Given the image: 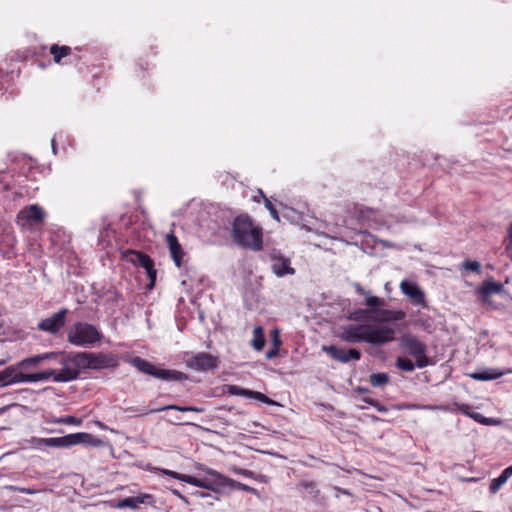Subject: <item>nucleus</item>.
<instances>
[{"mask_svg": "<svg viewBox=\"0 0 512 512\" xmlns=\"http://www.w3.org/2000/svg\"><path fill=\"white\" fill-rule=\"evenodd\" d=\"M52 423L79 426L82 424V420L79 418H76L74 416L67 415V416L55 418L54 420H52Z\"/></svg>", "mask_w": 512, "mask_h": 512, "instance_id": "35", "label": "nucleus"}, {"mask_svg": "<svg viewBox=\"0 0 512 512\" xmlns=\"http://www.w3.org/2000/svg\"><path fill=\"white\" fill-rule=\"evenodd\" d=\"M505 373L506 372H504V371L489 368V369H485L480 372H474V373L470 374V377L472 379L478 380V381H489V380L497 379V378L503 376Z\"/></svg>", "mask_w": 512, "mask_h": 512, "instance_id": "23", "label": "nucleus"}, {"mask_svg": "<svg viewBox=\"0 0 512 512\" xmlns=\"http://www.w3.org/2000/svg\"><path fill=\"white\" fill-rule=\"evenodd\" d=\"M181 481L194 485L196 487H200L201 478L184 474L183 477H181Z\"/></svg>", "mask_w": 512, "mask_h": 512, "instance_id": "42", "label": "nucleus"}, {"mask_svg": "<svg viewBox=\"0 0 512 512\" xmlns=\"http://www.w3.org/2000/svg\"><path fill=\"white\" fill-rule=\"evenodd\" d=\"M44 210L37 204H32L21 209L17 214V223L23 227L34 226L43 221Z\"/></svg>", "mask_w": 512, "mask_h": 512, "instance_id": "11", "label": "nucleus"}, {"mask_svg": "<svg viewBox=\"0 0 512 512\" xmlns=\"http://www.w3.org/2000/svg\"><path fill=\"white\" fill-rule=\"evenodd\" d=\"M364 401L372 406H377V401L372 398H364Z\"/></svg>", "mask_w": 512, "mask_h": 512, "instance_id": "55", "label": "nucleus"}, {"mask_svg": "<svg viewBox=\"0 0 512 512\" xmlns=\"http://www.w3.org/2000/svg\"><path fill=\"white\" fill-rule=\"evenodd\" d=\"M509 478L507 475L502 471L499 477L493 479L490 483L489 490L491 493H496L502 485H504Z\"/></svg>", "mask_w": 512, "mask_h": 512, "instance_id": "32", "label": "nucleus"}, {"mask_svg": "<svg viewBox=\"0 0 512 512\" xmlns=\"http://www.w3.org/2000/svg\"><path fill=\"white\" fill-rule=\"evenodd\" d=\"M505 247H512V226L509 228L508 238L505 242Z\"/></svg>", "mask_w": 512, "mask_h": 512, "instance_id": "52", "label": "nucleus"}, {"mask_svg": "<svg viewBox=\"0 0 512 512\" xmlns=\"http://www.w3.org/2000/svg\"><path fill=\"white\" fill-rule=\"evenodd\" d=\"M125 259L129 263L145 269L150 280L149 288H152L156 281L157 271L154 268V261L151 257L143 252L130 250L125 254Z\"/></svg>", "mask_w": 512, "mask_h": 512, "instance_id": "10", "label": "nucleus"}, {"mask_svg": "<svg viewBox=\"0 0 512 512\" xmlns=\"http://www.w3.org/2000/svg\"><path fill=\"white\" fill-rule=\"evenodd\" d=\"M354 287L359 294L367 296L368 292L359 283L354 284Z\"/></svg>", "mask_w": 512, "mask_h": 512, "instance_id": "51", "label": "nucleus"}, {"mask_svg": "<svg viewBox=\"0 0 512 512\" xmlns=\"http://www.w3.org/2000/svg\"><path fill=\"white\" fill-rule=\"evenodd\" d=\"M55 356V352H49L44 354L35 355L32 357H28L19 362L18 366L21 368H26L29 365H38L44 360L52 359Z\"/></svg>", "mask_w": 512, "mask_h": 512, "instance_id": "26", "label": "nucleus"}, {"mask_svg": "<svg viewBox=\"0 0 512 512\" xmlns=\"http://www.w3.org/2000/svg\"><path fill=\"white\" fill-rule=\"evenodd\" d=\"M75 364L77 367L85 369H103L109 367H115L117 365V359L110 354L94 353V352H76L75 353Z\"/></svg>", "mask_w": 512, "mask_h": 512, "instance_id": "6", "label": "nucleus"}, {"mask_svg": "<svg viewBox=\"0 0 512 512\" xmlns=\"http://www.w3.org/2000/svg\"><path fill=\"white\" fill-rule=\"evenodd\" d=\"M231 235L235 244L242 248L252 251H260L263 248L262 228L247 214L234 219Z\"/></svg>", "mask_w": 512, "mask_h": 512, "instance_id": "3", "label": "nucleus"}, {"mask_svg": "<svg viewBox=\"0 0 512 512\" xmlns=\"http://www.w3.org/2000/svg\"><path fill=\"white\" fill-rule=\"evenodd\" d=\"M373 315L374 317H372V320L379 323L401 321L406 316L405 312H403L402 310H389L383 309V307L377 309V311Z\"/></svg>", "mask_w": 512, "mask_h": 512, "instance_id": "18", "label": "nucleus"}, {"mask_svg": "<svg viewBox=\"0 0 512 512\" xmlns=\"http://www.w3.org/2000/svg\"><path fill=\"white\" fill-rule=\"evenodd\" d=\"M187 363L189 367L198 371H207L217 367V359L205 352L192 356Z\"/></svg>", "mask_w": 512, "mask_h": 512, "instance_id": "16", "label": "nucleus"}, {"mask_svg": "<svg viewBox=\"0 0 512 512\" xmlns=\"http://www.w3.org/2000/svg\"><path fill=\"white\" fill-rule=\"evenodd\" d=\"M196 494H197L198 496H200V497H206V496H209V494L204 493V492H197Z\"/></svg>", "mask_w": 512, "mask_h": 512, "instance_id": "60", "label": "nucleus"}, {"mask_svg": "<svg viewBox=\"0 0 512 512\" xmlns=\"http://www.w3.org/2000/svg\"><path fill=\"white\" fill-rule=\"evenodd\" d=\"M265 345L264 331L261 326H256L253 329V339L251 340V346L256 351H261Z\"/></svg>", "mask_w": 512, "mask_h": 512, "instance_id": "27", "label": "nucleus"}, {"mask_svg": "<svg viewBox=\"0 0 512 512\" xmlns=\"http://www.w3.org/2000/svg\"><path fill=\"white\" fill-rule=\"evenodd\" d=\"M24 377L25 373L18 371L16 366H9L3 371H0V383L2 386L14 383H25V380H20Z\"/></svg>", "mask_w": 512, "mask_h": 512, "instance_id": "19", "label": "nucleus"}, {"mask_svg": "<svg viewBox=\"0 0 512 512\" xmlns=\"http://www.w3.org/2000/svg\"><path fill=\"white\" fill-rule=\"evenodd\" d=\"M102 337V333L94 325L86 322H76L67 334L68 341L79 347H93Z\"/></svg>", "mask_w": 512, "mask_h": 512, "instance_id": "5", "label": "nucleus"}, {"mask_svg": "<svg viewBox=\"0 0 512 512\" xmlns=\"http://www.w3.org/2000/svg\"><path fill=\"white\" fill-rule=\"evenodd\" d=\"M167 243L169 245V250L173 261L177 267H180L182 264L183 251L177 237L174 234H169L167 236Z\"/></svg>", "mask_w": 512, "mask_h": 512, "instance_id": "21", "label": "nucleus"}, {"mask_svg": "<svg viewBox=\"0 0 512 512\" xmlns=\"http://www.w3.org/2000/svg\"><path fill=\"white\" fill-rule=\"evenodd\" d=\"M365 304L370 313L374 314L377 309L385 306L386 301L383 298H379L371 295L370 293H367Z\"/></svg>", "mask_w": 512, "mask_h": 512, "instance_id": "28", "label": "nucleus"}, {"mask_svg": "<svg viewBox=\"0 0 512 512\" xmlns=\"http://www.w3.org/2000/svg\"><path fill=\"white\" fill-rule=\"evenodd\" d=\"M469 417L481 424H483L485 418V416L478 412H472L471 414H469Z\"/></svg>", "mask_w": 512, "mask_h": 512, "instance_id": "48", "label": "nucleus"}, {"mask_svg": "<svg viewBox=\"0 0 512 512\" xmlns=\"http://www.w3.org/2000/svg\"><path fill=\"white\" fill-rule=\"evenodd\" d=\"M322 350L330 355V357L341 363H348L351 360L358 361L361 358V353L354 348L345 350L335 345L322 346Z\"/></svg>", "mask_w": 512, "mask_h": 512, "instance_id": "15", "label": "nucleus"}, {"mask_svg": "<svg viewBox=\"0 0 512 512\" xmlns=\"http://www.w3.org/2000/svg\"><path fill=\"white\" fill-rule=\"evenodd\" d=\"M377 408V410L379 412H386L387 409L384 407V406H381L378 402H377V406H375Z\"/></svg>", "mask_w": 512, "mask_h": 512, "instance_id": "58", "label": "nucleus"}, {"mask_svg": "<svg viewBox=\"0 0 512 512\" xmlns=\"http://www.w3.org/2000/svg\"><path fill=\"white\" fill-rule=\"evenodd\" d=\"M52 359L61 366V369L55 374L54 382H70L79 377L82 368L77 367L74 362L75 353L55 352Z\"/></svg>", "mask_w": 512, "mask_h": 512, "instance_id": "7", "label": "nucleus"}, {"mask_svg": "<svg viewBox=\"0 0 512 512\" xmlns=\"http://www.w3.org/2000/svg\"><path fill=\"white\" fill-rule=\"evenodd\" d=\"M153 502V496L150 494H143L136 497H128L119 501L116 505L117 508H131L135 509L140 504H150Z\"/></svg>", "mask_w": 512, "mask_h": 512, "instance_id": "20", "label": "nucleus"}, {"mask_svg": "<svg viewBox=\"0 0 512 512\" xmlns=\"http://www.w3.org/2000/svg\"><path fill=\"white\" fill-rule=\"evenodd\" d=\"M265 475L262 474H255V477L253 478L256 481L264 482L265 481Z\"/></svg>", "mask_w": 512, "mask_h": 512, "instance_id": "54", "label": "nucleus"}, {"mask_svg": "<svg viewBox=\"0 0 512 512\" xmlns=\"http://www.w3.org/2000/svg\"><path fill=\"white\" fill-rule=\"evenodd\" d=\"M202 470L206 472L207 476L201 478L200 488L211 490L213 492H219L221 489L226 488L227 476L207 467Z\"/></svg>", "mask_w": 512, "mask_h": 512, "instance_id": "13", "label": "nucleus"}, {"mask_svg": "<svg viewBox=\"0 0 512 512\" xmlns=\"http://www.w3.org/2000/svg\"><path fill=\"white\" fill-rule=\"evenodd\" d=\"M259 193H260V197H263L264 200H265V198H267L262 190H259Z\"/></svg>", "mask_w": 512, "mask_h": 512, "instance_id": "64", "label": "nucleus"}, {"mask_svg": "<svg viewBox=\"0 0 512 512\" xmlns=\"http://www.w3.org/2000/svg\"><path fill=\"white\" fill-rule=\"evenodd\" d=\"M265 207L270 212V215L272 216L273 219H275L276 221H280L278 211L268 198H265Z\"/></svg>", "mask_w": 512, "mask_h": 512, "instance_id": "40", "label": "nucleus"}, {"mask_svg": "<svg viewBox=\"0 0 512 512\" xmlns=\"http://www.w3.org/2000/svg\"><path fill=\"white\" fill-rule=\"evenodd\" d=\"M508 478L512 476V465L503 470Z\"/></svg>", "mask_w": 512, "mask_h": 512, "instance_id": "56", "label": "nucleus"}, {"mask_svg": "<svg viewBox=\"0 0 512 512\" xmlns=\"http://www.w3.org/2000/svg\"><path fill=\"white\" fill-rule=\"evenodd\" d=\"M55 374H57L56 370L53 369H47L39 373L34 374H25L24 378H21L20 380H25L26 382H39V381H47L50 378L54 380Z\"/></svg>", "mask_w": 512, "mask_h": 512, "instance_id": "25", "label": "nucleus"}, {"mask_svg": "<svg viewBox=\"0 0 512 512\" xmlns=\"http://www.w3.org/2000/svg\"><path fill=\"white\" fill-rule=\"evenodd\" d=\"M400 289L402 293L406 295L413 304L425 305L424 292L419 288L417 284L404 280L400 284Z\"/></svg>", "mask_w": 512, "mask_h": 512, "instance_id": "17", "label": "nucleus"}, {"mask_svg": "<svg viewBox=\"0 0 512 512\" xmlns=\"http://www.w3.org/2000/svg\"><path fill=\"white\" fill-rule=\"evenodd\" d=\"M131 363L139 371L151 375L155 378H159L166 381H182L187 379V375L180 371L157 368L149 361L142 359L140 357L132 358Z\"/></svg>", "mask_w": 512, "mask_h": 512, "instance_id": "8", "label": "nucleus"}, {"mask_svg": "<svg viewBox=\"0 0 512 512\" xmlns=\"http://www.w3.org/2000/svg\"><path fill=\"white\" fill-rule=\"evenodd\" d=\"M71 53V48L69 46H59L57 44H53L50 47V54L53 55V59L55 63H59L61 59Z\"/></svg>", "mask_w": 512, "mask_h": 512, "instance_id": "29", "label": "nucleus"}, {"mask_svg": "<svg viewBox=\"0 0 512 512\" xmlns=\"http://www.w3.org/2000/svg\"><path fill=\"white\" fill-rule=\"evenodd\" d=\"M381 243L386 247H391V244L388 241H381Z\"/></svg>", "mask_w": 512, "mask_h": 512, "instance_id": "62", "label": "nucleus"}, {"mask_svg": "<svg viewBox=\"0 0 512 512\" xmlns=\"http://www.w3.org/2000/svg\"><path fill=\"white\" fill-rule=\"evenodd\" d=\"M170 471H171V470L163 469V470H162V473H163L164 475L169 476Z\"/></svg>", "mask_w": 512, "mask_h": 512, "instance_id": "63", "label": "nucleus"}, {"mask_svg": "<svg viewBox=\"0 0 512 512\" xmlns=\"http://www.w3.org/2000/svg\"><path fill=\"white\" fill-rule=\"evenodd\" d=\"M416 366L410 359L399 357L396 361V367L405 372H412Z\"/></svg>", "mask_w": 512, "mask_h": 512, "instance_id": "33", "label": "nucleus"}, {"mask_svg": "<svg viewBox=\"0 0 512 512\" xmlns=\"http://www.w3.org/2000/svg\"><path fill=\"white\" fill-rule=\"evenodd\" d=\"M300 485L314 497H316L319 494V490H317V485L313 481H304Z\"/></svg>", "mask_w": 512, "mask_h": 512, "instance_id": "39", "label": "nucleus"}, {"mask_svg": "<svg viewBox=\"0 0 512 512\" xmlns=\"http://www.w3.org/2000/svg\"><path fill=\"white\" fill-rule=\"evenodd\" d=\"M173 494L178 496L179 498L186 500L177 490H173Z\"/></svg>", "mask_w": 512, "mask_h": 512, "instance_id": "59", "label": "nucleus"}, {"mask_svg": "<svg viewBox=\"0 0 512 512\" xmlns=\"http://www.w3.org/2000/svg\"><path fill=\"white\" fill-rule=\"evenodd\" d=\"M226 487H229L231 489H238V490H242V491H245V492H249L251 494H257V490L253 487H250L246 484H243L241 482H238L232 478H229L227 477V486Z\"/></svg>", "mask_w": 512, "mask_h": 512, "instance_id": "31", "label": "nucleus"}, {"mask_svg": "<svg viewBox=\"0 0 512 512\" xmlns=\"http://www.w3.org/2000/svg\"><path fill=\"white\" fill-rule=\"evenodd\" d=\"M401 344L415 358L418 368H424L429 364V359L425 354L426 347L417 337L411 334L404 335L401 338Z\"/></svg>", "mask_w": 512, "mask_h": 512, "instance_id": "9", "label": "nucleus"}, {"mask_svg": "<svg viewBox=\"0 0 512 512\" xmlns=\"http://www.w3.org/2000/svg\"><path fill=\"white\" fill-rule=\"evenodd\" d=\"M52 149L54 154L56 153V147H55V139H52Z\"/></svg>", "mask_w": 512, "mask_h": 512, "instance_id": "61", "label": "nucleus"}, {"mask_svg": "<svg viewBox=\"0 0 512 512\" xmlns=\"http://www.w3.org/2000/svg\"><path fill=\"white\" fill-rule=\"evenodd\" d=\"M249 398L259 400L260 402H263L266 404H274L273 400H271L269 397H267L266 395H264L263 393L258 392V391L250 390Z\"/></svg>", "mask_w": 512, "mask_h": 512, "instance_id": "38", "label": "nucleus"}, {"mask_svg": "<svg viewBox=\"0 0 512 512\" xmlns=\"http://www.w3.org/2000/svg\"><path fill=\"white\" fill-rule=\"evenodd\" d=\"M227 393L235 396H244L249 398L250 390L239 387L237 385H228Z\"/></svg>", "mask_w": 512, "mask_h": 512, "instance_id": "36", "label": "nucleus"}, {"mask_svg": "<svg viewBox=\"0 0 512 512\" xmlns=\"http://www.w3.org/2000/svg\"><path fill=\"white\" fill-rule=\"evenodd\" d=\"M408 408H423V409H429V410H435V409H442V410H448L446 407H437L432 405H424V406H417L415 404L408 405Z\"/></svg>", "mask_w": 512, "mask_h": 512, "instance_id": "46", "label": "nucleus"}, {"mask_svg": "<svg viewBox=\"0 0 512 512\" xmlns=\"http://www.w3.org/2000/svg\"><path fill=\"white\" fill-rule=\"evenodd\" d=\"M455 407H456V410L466 416H469V414H471V408L469 405L467 404H463V403H455L454 404Z\"/></svg>", "mask_w": 512, "mask_h": 512, "instance_id": "45", "label": "nucleus"}, {"mask_svg": "<svg viewBox=\"0 0 512 512\" xmlns=\"http://www.w3.org/2000/svg\"><path fill=\"white\" fill-rule=\"evenodd\" d=\"M184 474H181V473H178V472H175V471H170L169 473V476L174 478V479H177V480H180L181 481V477H183Z\"/></svg>", "mask_w": 512, "mask_h": 512, "instance_id": "53", "label": "nucleus"}, {"mask_svg": "<svg viewBox=\"0 0 512 512\" xmlns=\"http://www.w3.org/2000/svg\"><path fill=\"white\" fill-rule=\"evenodd\" d=\"M503 289V285L501 283L495 282L493 280H488L483 283V285L479 288V293L485 300L486 297L500 293Z\"/></svg>", "mask_w": 512, "mask_h": 512, "instance_id": "24", "label": "nucleus"}, {"mask_svg": "<svg viewBox=\"0 0 512 512\" xmlns=\"http://www.w3.org/2000/svg\"><path fill=\"white\" fill-rule=\"evenodd\" d=\"M387 373H373L369 377V381L373 387H381L389 382Z\"/></svg>", "mask_w": 512, "mask_h": 512, "instance_id": "30", "label": "nucleus"}, {"mask_svg": "<svg viewBox=\"0 0 512 512\" xmlns=\"http://www.w3.org/2000/svg\"><path fill=\"white\" fill-rule=\"evenodd\" d=\"M29 443L38 449H42L43 447L69 448L78 444L97 447L101 444V440L90 433L78 432L56 438L31 437Z\"/></svg>", "mask_w": 512, "mask_h": 512, "instance_id": "4", "label": "nucleus"}, {"mask_svg": "<svg viewBox=\"0 0 512 512\" xmlns=\"http://www.w3.org/2000/svg\"><path fill=\"white\" fill-rule=\"evenodd\" d=\"M371 314L370 311L366 308V309H357L355 311H353L352 313H350L349 315V319L350 320H353V321H366V320H369L371 319L368 315Z\"/></svg>", "mask_w": 512, "mask_h": 512, "instance_id": "34", "label": "nucleus"}, {"mask_svg": "<svg viewBox=\"0 0 512 512\" xmlns=\"http://www.w3.org/2000/svg\"><path fill=\"white\" fill-rule=\"evenodd\" d=\"M462 268L465 270L479 273L481 271V264L478 261L467 260L462 263Z\"/></svg>", "mask_w": 512, "mask_h": 512, "instance_id": "37", "label": "nucleus"}, {"mask_svg": "<svg viewBox=\"0 0 512 512\" xmlns=\"http://www.w3.org/2000/svg\"><path fill=\"white\" fill-rule=\"evenodd\" d=\"M5 488L8 489V490H11V491H18V492L25 493V494H35V493H37V490H35V489L26 488V487H19V486H14V485H8Z\"/></svg>", "mask_w": 512, "mask_h": 512, "instance_id": "41", "label": "nucleus"}, {"mask_svg": "<svg viewBox=\"0 0 512 512\" xmlns=\"http://www.w3.org/2000/svg\"><path fill=\"white\" fill-rule=\"evenodd\" d=\"M505 251L508 255V257L511 259L512 261V247H505Z\"/></svg>", "mask_w": 512, "mask_h": 512, "instance_id": "57", "label": "nucleus"}, {"mask_svg": "<svg viewBox=\"0 0 512 512\" xmlns=\"http://www.w3.org/2000/svg\"><path fill=\"white\" fill-rule=\"evenodd\" d=\"M67 314L68 309L62 308L50 317L41 320L38 324V329L50 334H57L65 326Z\"/></svg>", "mask_w": 512, "mask_h": 512, "instance_id": "12", "label": "nucleus"}, {"mask_svg": "<svg viewBox=\"0 0 512 512\" xmlns=\"http://www.w3.org/2000/svg\"><path fill=\"white\" fill-rule=\"evenodd\" d=\"M278 352H279V348L277 347H272L270 348L267 352H266V358L267 359H272L274 357H276L278 355Z\"/></svg>", "mask_w": 512, "mask_h": 512, "instance_id": "47", "label": "nucleus"}, {"mask_svg": "<svg viewBox=\"0 0 512 512\" xmlns=\"http://www.w3.org/2000/svg\"><path fill=\"white\" fill-rule=\"evenodd\" d=\"M143 410H149V409L146 407H142V408L128 407L125 409V412L131 416H143L144 415V414H142Z\"/></svg>", "mask_w": 512, "mask_h": 512, "instance_id": "44", "label": "nucleus"}, {"mask_svg": "<svg viewBox=\"0 0 512 512\" xmlns=\"http://www.w3.org/2000/svg\"><path fill=\"white\" fill-rule=\"evenodd\" d=\"M165 410H176L180 412H196V413H202L204 412V408L202 407H196V406H179L175 404L163 406L160 408H154L153 410H143L142 414H150V413H157Z\"/></svg>", "mask_w": 512, "mask_h": 512, "instance_id": "22", "label": "nucleus"}, {"mask_svg": "<svg viewBox=\"0 0 512 512\" xmlns=\"http://www.w3.org/2000/svg\"><path fill=\"white\" fill-rule=\"evenodd\" d=\"M393 327L377 324H349L342 327L341 339L348 343L365 342L380 346L395 339Z\"/></svg>", "mask_w": 512, "mask_h": 512, "instance_id": "2", "label": "nucleus"}, {"mask_svg": "<svg viewBox=\"0 0 512 512\" xmlns=\"http://www.w3.org/2000/svg\"><path fill=\"white\" fill-rule=\"evenodd\" d=\"M232 471L238 475H241V476H244V477H247V478H254L255 477V473L251 470H247V469H243V468H239V467H234L232 469Z\"/></svg>", "mask_w": 512, "mask_h": 512, "instance_id": "43", "label": "nucleus"}, {"mask_svg": "<svg viewBox=\"0 0 512 512\" xmlns=\"http://www.w3.org/2000/svg\"><path fill=\"white\" fill-rule=\"evenodd\" d=\"M393 327L377 324H349L342 327L341 339L348 343L365 342L380 346L395 339Z\"/></svg>", "mask_w": 512, "mask_h": 512, "instance_id": "1", "label": "nucleus"}, {"mask_svg": "<svg viewBox=\"0 0 512 512\" xmlns=\"http://www.w3.org/2000/svg\"><path fill=\"white\" fill-rule=\"evenodd\" d=\"M270 261L272 271L278 277L295 274V269L291 267L290 259L285 257L280 251L274 250L270 254Z\"/></svg>", "mask_w": 512, "mask_h": 512, "instance_id": "14", "label": "nucleus"}, {"mask_svg": "<svg viewBox=\"0 0 512 512\" xmlns=\"http://www.w3.org/2000/svg\"><path fill=\"white\" fill-rule=\"evenodd\" d=\"M499 422L500 421L497 419L485 417L483 425H497V424H499Z\"/></svg>", "mask_w": 512, "mask_h": 512, "instance_id": "50", "label": "nucleus"}, {"mask_svg": "<svg viewBox=\"0 0 512 512\" xmlns=\"http://www.w3.org/2000/svg\"><path fill=\"white\" fill-rule=\"evenodd\" d=\"M272 341H273V347H277L279 348L280 344H281V340L279 338V333H278V330H274L273 331V338H272Z\"/></svg>", "mask_w": 512, "mask_h": 512, "instance_id": "49", "label": "nucleus"}]
</instances>
